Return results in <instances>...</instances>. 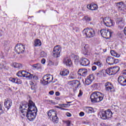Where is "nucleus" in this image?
Here are the masks:
<instances>
[{
  "label": "nucleus",
  "mask_w": 126,
  "mask_h": 126,
  "mask_svg": "<svg viewBox=\"0 0 126 126\" xmlns=\"http://www.w3.org/2000/svg\"><path fill=\"white\" fill-rule=\"evenodd\" d=\"M19 109L22 116L27 117L29 121L33 122L36 118L38 109L32 100H30L29 103L25 101L22 102Z\"/></svg>",
  "instance_id": "nucleus-1"
},
{
  "label": "nucleus",
  "mask_w": 126,
  "mask_h": 126,
  "mask_svg": "<svg viewBox=\"0 0 126 126\" xmlns=\"http://www.w3.org/2000/svg\"><path fill=\"white\" fill-rule=\"evenodd\" d=\"M104 96V94L99 92H94L90 96L91 101L93 103L101 102V101H103Z\"/></svg>",
  "instance_id": "nucleus-2"
},
{
  "label": "nucleus",
  "mask_w": 126,
  "mask_h": 126,
  "mask_svg": "<svg viewBox=\"0 0 126 126\" xmlns=\"http://www.w3.org/2000/svg\"><path fill=\"white\" fill-rule=\"evenodd\" d=\"M99 116L102 120H109L112 118L113 113L111 111V110L108 109L106 111H100L98 113Z\"/></svg>",
  "instance_id": "nucleus-3"
},
{
  "label": "nucleus",
  "mask_w": 126,
  "mask_h": 126,
  "mask_svg": "<svg viewBox=\"0 0 126 126\" xmlns=\"http://www.w3.org/2000/svg\"><path fill=\"white\" fill-rule=\"evenodd\" d=\"M83 33L87 38H93L95 36V30L93 28H88L83 31Z\"/></svg>",
  "instance_id": "nucleus-4"
},
{
  "label": "nucleus",
  "mask_w": 126,
  "mask_h": 126,
  "mask_svg": "<svg viewBox=\"0 0 126 126\" xmlns=\"http://www.w3.org/2000/svg\"><path fill=\"white\" fill-rule=\"evenodd\" d=\"M54 77L53 75L51 74H46L44 75L43 77V80L40 81L41 83L43 85H47L49 83H51L53 81Z\"/></svg>",
  "instance_id": "nucleus-5"
},
{
  "label": "nucleus",
  "mask_w": 126,
  "mask_h": 126,
  "mask_svg": "<svg viewBox=\"0 0 126 126\" xmlns=\"http://www.w3.org/2000/svg\"><path fill=\"white\" fill-rule=\"evenodd\" d=\"M100 33L103 38L110 39L113 34V32L111 31V30H100Z\"/></svg>",
  "instance_id": "nucleus-6"
},
{
  "label": "nucleus",
  "mask_w": 126,
  "mask_h": 126,
  "mask_svg": "<svg viewBox=\"0 0 126 126\" xmlns=\"http://www.w3.org/2000/svg\"><path fill=\"white\" fill-rule=\"evenodd\" d=\"M61 52H62V47L57 45L54 47L53 50V56L54 58H60L61 57Z\"/></svg>",
  "instance_id": "nucleus-7"
},
{
  "label": "nucleus",
  "mask_w": 126,
  "mask_h": 126,
  "mask_svg": "<svg viewBox=\"0 0 126 126\" xmlns=\"http://www.w3.org/2000/svg\"><path fill=\"white\" fill-rule=\"evenodd\" d=\"M15 51L17 54H22V53H24V51H25V47L23 44L19 43L15 46Z\"/></svg>",
  "instance_id": "nucleus-8"
},
{
  "label": "nucleus",
  "mask_w": 126,
  "mask_h": 126,
  "mask_svg": "<svg viewBox=\"0 0 126 126\" xmlns=\"http://www.w3.org/2000/svg\"><path fill=\"white\" fill-rule=\"evenodd\" d=\"M105 90L108 92H115V89L112 83L108 82L105 84Z\"/></svg>",
  "instance_id": "nucleus-9"
},
{
  "label": "nucleus",
  "mask_w": 126,
  "mask_h": 126,
  "mask_svg": "<svg viewBox=\"0 0 126 126\" xmlns=\"http://www.w3.org/2000/svg\"><path fill=\"white\" fill-rule=\"evenodd\" d=\"M117 6L119 11L123 12L126 11V6L123 2H119L117 3Z\"/></svg>",
  "instance_id": "nucleus-10"
},
{
  "label": "nucleus",
  "mask_w": 126,
  "mask_h": 126,
  "mask_svg": "<svg viewBox=\"0 0 126 126\" xmlns=\"http://www.w3.org/2000/svg\"><path fill=\"white\" fill-rule=\"evenodd\" d=\"M116 24L118 26L119 29H123L125 27V20L122 18L118 19L116 21Z\"/></svg>",
  "instance_id": "nucleus-11"
},
{
  "label": "nucleus",
  "mask_w": 126,
  "mask_h": 126,
  "mask_svg": "<svg viewBox=\"0 0 126 126\" xmlns=\"http://www.w3.org/2000/svg\"><path fill=\"white\" fill-rule=\"evenodd\" d=\"M103 23L106 26L108 27H111L115 24V22H113L110 18H106L105 20H103Z\"/></svg>",
  "instance_id": "nucleus-12"
},
{
  "label": "nucleus",
  "mask_w": 126,
  "mask_h": 126,
  "mask_svg": "<svg viewBox=\"0 0 126 126\" xmlns=\"http://www.w3.org/2000/svg\"><path fill=\"white\" fill-rule=\"evenodd\" d=\"M5 108H6L7 110L10 109V107L12 106V100L11 99H5L4 103Z\"/></svg>",
  "instance_id": "nucleus-13"
},
{
  "label": "nucleus",
  "mask_w": 126,
  "mask_h": 126,
  "mask_svg": "<svg viewBox=\"0 0 126 126\" xmlns=\"http://www.w3.org/2000/svg\"><path fill=\"white\" fill-rule=\"evenodd\" d=\"M87 69H79L77 72L79 76H83V77H85L86 75H87Z\"/></svg>",
  "instance_id": "nucleus-14"
},
{
  "label": "nucleus",
  "mask_w": 126,
  "mask_h": 126,
  "mask_svg": "<svg viewBox=\"0 0 126 126\" xmlns=\"http://www.w3.org/2000/svg\"><path fill=\"white\" fill-rule=\"evenodd\" d=\"M118 81L122 86H126V79L123 76H120L118 77Z\"/></svg>",
  "instance_id": "nucleus-15"
},
{
  "label": "nucleus",
  "mask_w": 126,
  "mask_h": 126,
  "mask_svg": "<svg viewBox=\"0 0 126 126\" xmlns=\"http://www.w3.org/2000/svg\"><path fill=\"white\" fill-rule=\"evenodd\" d=\"M81 65H83L84 66H87L90 63L89 60L86 58H82L80 61Z\"/></svg>",
  "instance_id": "nucleus-16"
},
{
  "label": "nucleus",
  "mask_w": 126,
  "mask_h": 126,
  "mask_svg": "<svg viewBox=\"0 0 126 126\" xmlns=\"http://www.w3.org/2000/svg\"><path fill=\"white\" fill-rule=\"evenodd\" d=\"M69 84L72 86L76 85L77 88H78V87H79V86H80V85H81L80 82L77 80L69 81Z\"/></svg>",
  "instance_id": "nucleus-17"
},
{
  "label": "nucleus",
  "mask_w": 126,
  "mask_h": 126,
  "mask_svg": "<svg viewBox=\"0 0 126 126\" xmlns=\"http://www.w3.org/2000/svg\"><path fill=\"white\" fill-rule=\"evenodd\" d=\"M47 114L50 120L53 119L57 115V113L54 110H49Z\"/></svg>",
  "instance_id": "nucleus-18"
},
{
  "label": "nucleus",
  "mask_w": 126,
  "mask_h": 126,
  "mask_svg": "<svg viewBox=\"0 0 126 126\" xmlns=\"http://www.w3.org/2000/svg\"><path fill=\"white\" fill-rule=\"evenodd\" d=\"M87 7L88 9H90L91 10H96L98 6L96 4H89L87 5Z\"/></svg>",
  "instance_id": "nucleus-19"
},
{
  "label": "nucleus",
  "mask_w": 126,
  "mask_h": 126,
  "mask_svg": "<svg viewBox=\"0 0 126 126\" xmlns=\"http://www.w3.org/2000/svg\"><path fill=\"white\" fill-rule=\"evenodd\" d=\"M60 74L62 75V76H66V75L69 74V70L67 69L64 68L60 72Z\"/></svg>",
  "instance_id": "nucleus-20"
},
{
  "label": "nucleus",
  "mask_w": 126,
  "mask_h": 126,
  "mask_svg": "<svg viewBox=\"0 0 126 126\" xmlns=\"http://www.w3.org/2000/svg\"><path fill=\"white\" fill-rule=\"evenodd\" d=\"M96 74L98 77H105L106 76V71L103 70L99 71Z\"/></svg>",
  "instance_id": "nucleus-21"
},
{
  "label": "nucleus",
  "mask_w": 126,
  "mask_h": 126,
  "mask_svg": "<svg viewBox=\"0 0 126 126\" xmlns=\"http://www.w3.org/2000/svg\"><path fill=\"white\" fill-rule=\"evenodd\" d=\"M114 58L113 57H108L106 58V63H108V64L112 65L114 64Z\"/></svg>",
  "instance_id": "nucleus-22"
},
{
  "label": "nucleus",
  "mask_w": 126,
  "mask_h": 126,
  "mask_svg": "<svg viewBox=\"0 0 126 126\" xmlns=\"http://www.w3.org/2000/svg\"><path fill=\"white\" fill-rule=\"evenodd\" d=\"M63 63L66 64V66H70L71 65V60L69 58H65L63 60Z\"/></svg>",
  "instance_id": "nucleus-23"
},
{
  "label": "nucleus",
  "mask_w": 126,
  "mask_h": 126,
  "mask_svg": "<svg viewBox=\"0 0 126 126\" xmlns=\"http://www.w3.org/2000/svg\"><path fill=\"white\" fill-rule=\"evenodd\" d=\"M24 72L25 73H24L23 77H26V78H29V79H30V78H31L32 76H33V74H31V73L28 72L24 71Z\"/></svg>",
  "instance_id": "nucleus-24"
},
{
  "label": "nucleus",
  "mask_w": 126,
  "mask_h": 126,
  "mask_svg": "<svg viewBox=\"0 0 126 126\" xmlns=\"http://www.w3.org/2000/svg\"><path fill=\"white\" fill-rule=\"evenodd\" d=\"M106 73H107L108 75H114V73L113 72V67H110L107 68L105 70Z\"/></svg>",
  "instance_id": "nucleus-25"
},
{
  "label": "nucleus",
  "mask_w": 126,
  "mask_h": 126,
  "mask_svg": "<svg viewBox=\"0 0 126 126\" xmlns=\"http://www.w3.org/2000/svg\"><path fill=\"white\" fill-rule=\"evenodd\" d=\"M12 66L15 68H21L22 67V64L16 63H12Z\"/></svg>",
  "instance_id": "nucleus-26"
},
{
  "label": "nucleus",
  "mask_w": 126,
  "mask_h": 126,
  "mask_svg": "<svg viewBox=\"0 0 126 126\" xmlns=\"http://www.w3.org/2000/svg\"><path fill=\"white\" fill-rule=\"evenodd\" d=\"M85 112L87 114H91L93 112V108L90 107H87L85 109Z\"/></svg>",
  "instance_id": "nucleus-27"
},
{
  "label": "nucleus",
  "mask_w": 126,
  "mask_h": 126,
  "mask_svg": "<svg viewBox=\"0 0 126 126\" xmlns=\"http://www.w3.org/2000/svg\"><path fill=\"white\" fill-rule=\"evenodd\" d=\"M50 120L52 121L53 123H54V124H58L59 123V118L57 116V114L53 118H51Z\"/></svg>",
  "instance_id": "nucleus-28"
},
{
  "label": "nucleus",
  "mask_w": 126,
  "mask_h": 126,
  "mask_svg": "<svg viewBox=\"0 0 126 126\" xmlns=\"http://www.w3.org/2000/svg\"><path fill=\"white\" fill-rule=\"evenodd\" d=\"M110 53L112 56H113V57H116V58H120V57H121V55H120V54H119L118 53L114 50H111L110 51Z\"/></svg>",
  "instance_id": "nucleus-29"
},
{
  "label": "nucleus",
  "mask_w": 126,
  "mask_h": 126,
  "mask_svg": "<svg viewBox=\"0 0 126 126\" xmlns=\"http://www.w3.org/2000/svg\"><path fill=\"white\" fill-rule=\"evenodd\" d=\"M112 70L113 72V75H114V74H116V73H118V72H119V71L120 70V67L117 66L114 67H113Z\"/></svg>",
  "instance_id": "nucleus-30"
},
{
  "label": "nucleus",
  "mask_w": 126,
  "mask_h": 126,
  "mask_svg": "<svg viewBox=\"0 0 126 126\" xmlns=\"http://www.w3.org/2000/svg\"><path fill=\"white\" fill-rule=\"evenodd\" d=\"M41 40L40 39H36L34 40V46L35 47H40L41 46Z\"/></svg>",
  "instance_id": "nucleus-31"
},
{
  "label": "nucleus",
  "mask_w": 126,
  "mask_h": 126,
  "mask_svg": "<svg viewBox=\"0 0 126 126\" xmlns=\"http://www.w3.org/2000/svg\"><path fill=\"white\" fill-rule=\"evenodd\" d=\"M32 66L33 68H35V69H40L42 67V66L40 63L32 64Z\"/></svg>",
  "instance_id": "nucleus-32"
},
{
  "label": "nucleus",
  "mask_w": 126,
  "mask_h": 126,
  "mask_svg": "<svg viewBox=\"0 0 126 126\" xmlns=\"http://www.w3.org/2000/svg\"><path fill=\"white\" fill-rule=\"evenodd\" d=\"M83 50H85V53H87L89 51V45L85 44L83 45Z\"/></svg>",
  "instance_id": "nucleus-33"
},
{
  "label": "nucleus",
  "mask_w": 126,
  "mask_h": 126,
  "mask_svg": "<svg viewBox=\"0 0 126 126\" xmlns=\"http://www.w3.org/2000/svg\"><path fill=\"white\" fill-rule=\"evenodd\" d=\"M87 79L90 80L91 81L93 82L94 79H95V77H94V75L91 74L87 77Z\"/></svg>",
  "instance_id": "nucleus-34"
},
{
  "label": "nucleus",
  "mask_w": 126,
  "mask_h": 126,
  "mask_svg": "<svg viewBox=\"0 0 126 126\" xmlns=\"http://www.w3.org/2000/svg\"><path fill=\"white\" fill-rule=\"evenodd\" d=\"M24 73H25L24 71H19L17 73V76H19V77H21L22 76L23 77Z\"/></svg>",
  "instance_id": "nucleus-35"
},
{
  "label": "nucleus",
  "mask_w": 126,
  "mask_h": 126,
  "mask_svg": "<svg viewBox=\"0 0 126 126\" xmlns=\"http://www.w3.org/2000/svg\"><path fill=\"white\" fill-rule=\"evenodd\" d=\"M94 63V64H96V65H97L98 67H101V66H103V64H102V63H101V62L100 61L95 62Z\"/></svg>",
  "instance_id": "nucleus-36"
},
{
  "label": "nucleus",
  "mask_w": 126,
  "mask_h": 126,
  "mask_svg": "<svg viewBox=\"0 0 126 126\" xmlns=\"http://www.w3.org/2000/svg\"><path fill=\"white\" fill-rule=\"evenodd\" d=\"M84 20L87 22H89V21H91L92 20V19L91 18V17H89L88 16H86L84 17Z\"/></svg>",
  "instance_id": "nucleus-37"
},
{
  "label": "nucleus",
  "mask_w": 126,
  "mask_h": 126,
  "mask_svg": "<svg viewBox=\"0 0 126 126\" xmlns=\"http://www.w3.org/2000/svg\"><path fill=\"white\" fill-rule=\"evenodd\" d=\"M92 83V81H90V80H89L88 79L86 78L85 80V84L86 85H90Z\"/></svg>",
  "instance_id": "nucleus-38"
},
{
  "label": "nucleus",
  "mask_w": 126,
  "mask_h": 126,
  "mask_svg": "<svg viewBox=\"0 0 126 126\" xmlns=\"http://www.w3.org/2000/svg\"><path fill=\"white\" fill-rule=\"evenodd\" d=\"M40 56L41 57V58H45L47 57V53L44 51H42L40 53Z\"/></svg>",
  "instance_id": "nucleus-39"
},
{
  "label": "nucleus",
  "mask_w": 126,
  "mask_h": 126,
  "mask_svg": "<svg viewBox=\"0 0 126 126\" xmlns=\"http://www.w3.org/2000/svg\"><path fill=\"white\" fill-rule=\"evenodd\" d=\"M74 60L75 61V63H79V57H78V56H75L74 57Z\"/></svg>",
  "instance_id": "nucleus-40"
},
{
  "label": "nucleus",
  "mask_w": 126,
  "mask_h": 126,
  "mask_svg": "<svg viewBox=\"0 0 126 126\" xmlns=\"http://www.w3.org/2000/svg\"><path fill=\"white\" fill-rule=\"evenodd\" d=\"M30 85H32L31 89L32 90H35V85L33 82H30Z\"/></svg>",
  "instance_id": "nucleus-41"
},
{
  "label": "nucleus",
  "mask_w": 126,
  "mask_h": 126,
  "mask_svg": "<svg viewBox=\"0 0 126 126\" xmlns=\"http://www.w3.org/2000/svg\"><path fill=\"white\" fill-rule=\"evenodd\" d=\"M17 79H18L17 78H10V81H11L12 82H14V83H17Z\"/></svg>",
  "instance_id": "nucleus-42"
},
{
  "label": "nucleus",
  "mask_w": 126,
  "mask_h": 126,
  "mask_svg": "<svg viewBox=\"0 0 126 126\" xmlns=\"http://www.w3.org/2000/svg\"><path fill=\"white\" fill-rule=\"evenodd\" d=\"M46 101L47 103H48V104H52L53 105H55L56 104L53 100H47Z\"/></svg>",
  "instance_id": "nucleus-43"
},
{
  "label": "nucleus",
  "mask_w": 126,
  "mask_h": 126,
  "mask_svg": "<svg viewBox=\"0 0 126 126\" xmlns=\"http://www.w3.org/2000/svg\"><path fill=\"white\" fill-rule=\"evenodd\" d=\"M30 79H34V80H37L38 79V77L37 76H33L32 75V77L30 78Z\"/></svg>",
  "instance_id": "nucleus-44"
},
{
  "label": "nucleus",
  "mask_w": 126,
  "mask_h": 126,
  "mask_svg": "<svg viewBox=\"0 0 126 126\" xmlns=\"http://www.w3.org/2000/svg\"><path fill=\"white\" fill-rule=\"evenodd\" d=\"M52 65H54V62L49 61L48 63V66H52Z\"/></svg>",
  "instance_id": "nucleus-45"
},
{
  "label": "nucleus",
  "mask_w": 126,
  "mask_h": 126,
  "mask_svg": "<svg viewBox=\"0 0 126 126\" xmlns=\"http://www.w3.org/2000/svg\"><path fill=\"white\" fill-rule=\"evenodd\" d=\"M67 105L66 104H59L60 107H63L64 108H66L67 107Z\"/></svg>",
  "instance_id": "nucleus-46"
},
{
  "label": "nucleus",
  "mask_w": 126,
  "mask_h": 126,
  "mask_svg": "<svg viewBox=\"0 0 126 126\" xmlns=\"http://www.w3.org/2000/svg\"><path fill=\"white\" fill-rule=\"evenodd\" d=\"M83 94V92L81 91V90H80L79 94L78 95V97H81Z\"/></svg>",
  "instance_id": "nucleus-47"
},
{
  "label": "nucleus",
  "mask_w": 126,
  "mask_h": 126,
  "mask_svg": "<svg viewBox=\"0 0 126 126\" xmlns=\"http://www.w3.org/2000/svg\"><path fill=\"white\" fill-rule=\"evenodd\" d=\"M120 63V60L119 59H114V63Z\"/></svg>",
  "instance_id": "nucleus-48"
},
{
  "label": "nucleus",
  "mask_w": 126,
  "mask_h": 126,
  "mask_svg": "<svg viewBox=\"0 0 126 126\" xmlns=\"http://www.w3.org/2000/svg\"><path fill=\"white\" fill-rule=\"evenodd\" d=\"M3 110H2V108L1 107V105L0 104V114H3Z\"/></svg>",
  "instance_id": "nucleus-49"
},
{
  "label": "nucleus",
  "mask_w": 126,
  "mask_h": 126,
  "mask_svg": "<svg viewBox=\"0 0 126 126\" xmlns=\"http://www.w3.org/2000/svg\"><path fill=\"white\" fill-rule=\"evenodd\" d=\"M65 124L67 126H70V121H66Z\"/></svg>",
  "instance_id": "nucleus-50"
},
{
  "label": "nucleus",
  "mask_w": 126,
  "mask_h": 126,
  "mask_svg": "<svg viewBox=\"0 0 126 126\" xmlns=\"http://www.w3.org/2000/svg\"><path fill=\"white\" fill-rule=\"evenodd\" d=\"M41 63L44 64L45 63H46V60H45V59H42L41 60Z\"/></svg>",
  "instance_id": "nucleus-51"
},
{
  "label": "nucleus",
  "mask_w": 126,
  "mask_h": 126,
  "mask_svg": "<svg viewBox=\"0 0 126 126\" xmlns=\"http://www.w3.org/2000/svg\"><path fill=\"white\" fill-rule=\"evenodd\" d=\"M17 84H21V80H20V79H17Z\"/></svg>",
  "instance_id": "nucleus-52"
},
{
  "label": "nucleus",
  "mask_w": 126,
  "mask_h": 126,
  "mask_svg": "<svg viewBox=\"0 0 126 126\" xmlns=\"http://www.w3.org/2000/svg\"><path fill=\"white\" fill-rule=\"evenodd\" d=\"M96 69H97V67H96V66H92V70L94 71L96 70Z\"/></svg>",
  "instance_id": "nucleus-53"
},
{
  "label": "nucleus",
  "mask_w": 126,
  "mask_h": 126,
  "mask_svg": "<svg viewBox=\"0 0 126 126\" xmlns=\"http://www.w3.org/2000/svg\"><path fill=\"white\" fill-rule=\"evenodd\" d=\"M80 117H83L84 116V112H81L79 114Z\"/></svg>",
  "instance_id": "nucleus-54"
},
{
  "label": "nucleus",
  "mask_w": 126,
  "mask_h": 126,
  "mask_svg": "<svg viewBox=\"0 0 126 126\" xmlns=\"http://www.w3.org/2000/svg\"><path fill=\"white\" fill-rule=\"evenodd\" d=\"M61 94H60V92H56L55 93V94L56 96H60Z\"/></svg>",
  "instance_id": "nucleus-55"
},
{
  "label": "nucleus",
  "mask_w": 126,
  "mask_h": 126,
  "mask_svg": "<svg viewBox=\"0 0 126 126\" xmlns=\"http://www.w3.org/2000/svg\"><path fill=\"white\" fill-rule=\"evenodd\" d=\"M49 93L50 95H54V92L53 91H51L49 92Z\"/></svg>",
  "instance_id": "nucleus-56"
},
{
  "label": "nucleus",
  "mask_w": 126,
  "mask_h": 126,
  "mask_svg": "<svg viewBox=\"0 0 126 126\" xmlns=\"http://www.w3.org/2000/svg\"><path fill=\"white\" fill-rule=\"evenodd\" d=\"M67 117H71V114L68 112L66 113Z\"/></svg>",
  "instance_id": "nucleus-57"
},
{
  "label": "nucleus",
  "mask_w": 126,
  "mask_h": 126,
  "mask_svg": "<svg viewBox=\"0 0 126 126\" xmlns=\"http://www.w3.org/2000/svg\"><path fill=\"white\" fill-rule=\"evenodd\" d=\"M124 34L126 35V27L124 29Z\"/></svg>",
  "instance_id": "nucleus-58"
},
{
  "label": "nucleus",
  "mask_w": 126,
  "mask_h": 126,
  "mask_svg": "<svg viewBox=\"0 0 126 126\" xmlns=\"http://www.w3.org/2000/svg\"><path fill=\"white\" fill-rule=\"evenodd\" d=\"M57 108L58 109H61L62 110H64V108H62L61 107H60V106H57Z\"/></svg>",
  "instance_id": "nucleus-59"
},
{
  "label": "nucleus",
  "mask_w": 126,
  "mask_h": 126,
  "mask_svg": "<svg viewBox=\"0 0 126 126\" xmlns=\"http://www.w3.org/2000/svg\"><path fill=\"white\" fill-rule=\"evenodd\" d=\"M55 99H56V100H60V98L57 97L55 98Z\"/></svg>",
  "instance_id": "nucleus-60"
},
{
  "label": "nucleus",
  "mask_w": 126,
  "mask_h": 126,
  "mask_svg": "<svg viewBox=\"0 0 126 126\" xmlns=\"http://www.w3.org/2000/svg\"><path fill=\"white\" fill-rule=\"evenodd\" d=\"M70 78H71V79H74V77H70Z\"/></svg>",
  "instance_id": "nucleus-61"
},
{
  "label": "nucleus",
  "mask_w": 126,
  "mask_h": 126,
  "mask_svg": "<svg viewBox=\"0 0 126 126\" xmlns=\"http://www.w3.org/2000/svg\"><path fill=\"white\" fill-rule=\"evenodd\" d=\"M67 103L68 104H70V103H71V101L67 102Z\"/></svg>",
  "instance_id": "nucleus-62"
}]
</instances>
